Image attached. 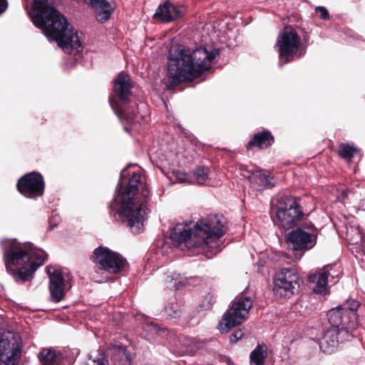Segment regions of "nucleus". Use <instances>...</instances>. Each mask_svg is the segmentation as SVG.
Segmentation results:
<instances>
[{
	"label": "nucleus",
	"mask_w": 365,
	"mask_h": 365,
	"mask_svg": "<svg viewBox=\"0 0 365 365\" xmlns=\"http://www.w3.org/2000/svg\"><path fill=\"white\" fill-rule=\"evenodd\" d=\"M93 257L99 269L110 274L120 272L127 262L120 254L103 246L94 250Z\"/></svg>",
	"instance_id": "nucleus-11"
},
{
	"label": "nucleus",
	"mask_w": 365,
	"mask_h": 365,
	"mask_svg": "<svg viewBox=\"0 0 365 365\" xmlns=\"http://www.w3.org/2000/svg\"><path fill=\"white\" fill-rule=\"evenodd\" d=\"M165 312L171 318H177L180 316L181 310L176 302H171L165 307Z\"/></svg>",
	"instance_id": "nucleus-29"
},
{
	"label": "nucleus",
	"mask_w": 365,
	"mask_h": 365,
	"mask_svg": "<svg viewBox=\"0 0 365 365\" xmlns=\"http://www.w3.org/2000/svg\"><path fill=\"white\" fill-rule=\"evenodd\" d=\"M313 340L318 343L322 352L331 354L337 349L339 344L351 340V336L347 331L340 330L332 325L321 337Z\"/></svg>",
	"instance_id": "nucleus-16"
},
{
	"label": "nucleus",
	"mask_w": 365,
	"mask_h": 365,
	"mask_svg": "<svg viewBox=\"0 0 365 365\" xmlns=\"http://www.w3.org/2000/svg\"><path fill=\"white\" fill-rule=\"evenodd\" d=\"M252 178L263 187H272L274 186V184L271 182L270 176L264 172L256 171L252 174Z\"/></svg>",
	"instance_id": "nucleus-28"
},
{
	"label": "nucleus",
	"mask_w": 365,
	"mask_h": 365,
	"mask_svg": "<svg viewBox=\"0 0 365 365\" xmlns=\"http://www.w3.org/2000/svg\"><path fill=\"white\" fill-rule=\"evenodd\" d=\"M163 279L165 286L170 289H179L190 284L189 279L187 277L173 272L165 273Z\"/></svg>",
	"instance_id": "nucleus-23"
},
{
	"label": "nucleus",
	"mask_w": 365,
	"mask_h": 365,
	"mask_svg": "<svg viewBox=\"0 0 365 365\" xmlns=\"http://www.w3.org/2000/svg\"><path fill=\"white\" fill-rule=\"evenodd\" d=\"M185 14V8L183 6L165 1L158 7L154 16L163 22H170L182 17Z\"/></svg>",
	"instance_id": "nucleus-19"
},
{
	"label": "nucleus",
	"mask_w": 365,
	"mask_h": 365,
	"mask_svg": "<svg viewBox=\"0 0 365 365\" xmlns=\"http://www.w3.org/2000/svg\"><path fill=\"white\" fill-rule=\"evenodd\" d=\"M299 275L292 269L283 268L276 274L273 290L277 295L289 297L299 292Z\"/></svg>",
	"instance_id": "nucleus-14"
},
{
	"label": "nucleus",
	"mask_w": 365,
	"mask_h": 365,
	"mask_svg": "<svg viewBox=\"0 0 365 365\" xmlns=\"http://www.w3.org/2000/svg\"><path fill=\"white\" fill-rule=\"evenodd\" d=\"M57 226V223H52L51 222H50V225H49V228L50 230H53L54 227H56Z\"/></svg>",
	"instance_id": "nucleus-35"
},
{
	"label": "nucleus",
	"mask_w": 365,
	"mask_h": 365,
	"mask_svg": "<svg viewBox=\"0 0 365 365\" xmlns=\"http://www.w3.org/2000/svg\"><path fill=\"white\" fill-rule=\"evenodd\" d=\"M315 13L321 19L327 20L329 19V11L324 6H317L315 8Z\"/></svg>",
	"instance_id": "nucleus-32"
},
{
	"label": "nucleus",
	"mask_w": 365,
	"mask_h": 365,
	"mask_svg": "<svg viewBox=\"0 0 365 365\" xmlns=\"http://www.w3.org/2000/svg\"><path fill=\"white\" fill-rule=\"evenodd\" d=\"M31 17L34 24L43 31L48 41H56L64 52L82 51L78 33L74 32L66 19L48 4V0H35Z\"/></svg>",
	"instance_id": "nucleus-3"
},
{
	"label": "nucleus",
	"mask_w": 365,
	"mask_h": 365,
	"mask_svg": "<svg viewBox=\"0 0 365 365\" xmlns=\"http://www.w3.org/2000/svg\"><path fill=\"white\" fill-rule=\"evenodd\" d=\"M347 192H348V191H344L343 192L342 195H343L344 197L347 196Z\"/></svg>",
	"instance_id": "nucleus-36"
},
{
	"label": "nucleus",
	"mask_w": 365,
	"mask_h": 365,
	"mask_svg": "<svg viewBox=\"0 0 365 365\" xmlns=\"http://www.w3.org/2000/svg\"><path fill=\"white\" fill-rule=\"evenodd\" d=\"M88 4L96 10V19L101 23L108 21L114 9V4L107 0H87Z\"/></svg>",
	"instance_id": "nucleus-21"
},
{
	"label": "nucleus",
	"mask_w": 365,
	"mask_h": 365,
	"mask_svg": "<svg viewBox=\"0 0 365 365\" xmlns=\"http://www.w3.org/2000/svg\"><path fill=\"white\" fill-rule=\"evenodd\" d=\"M16 187L19 193L25 197L36 199L42 197L44 194V178L38 172L28 173L18 180Z\"/></svg>",
	"instance_id": "nucleus-13"
},
{
	"label": "nucleus",
	"mask_w": 365,
	"mask_h": 365,
	"mask_svg": "<svg viewBox=\"0 0 365 365\" xmlns=\"http://www.w3.org/2000/svg\"><path fill=\"white\" fill-rule=\"evenodd\" d=\"M8 6L9 3L7 0H0V16L7 10Z\"/></svg>",
	"instance_id": "nucleus-34"
},
{
	"label": "nucleus",
	"mask_w": 365,
	"mask_h": 365,
	"mask_svg": "<svg viewBox=\"0 0 365 365\" xmlns=\"http://www.w3.org/2000/svg\"><path fill=\"white\" fill-rule=\"evenodd\" d=\"M219 50L207 46L193 50L179 46L169 53L168 76L173 85L190 81L209 70L219 55Z\"/></svg>",
	"instance_id": "nucleus-4"
},
{
	"label": "nucleus",
	"mask_w": 365,
	"mask_h": 365,
	"mask_svg": "<svg viewBox=\"0 0 365 365\" xmlns=\"http://www.w3.org/2000/svg\"><path fill=\"white\" fill-rule=\"evenodd\" d=\"M336 277H337V274L336 271L333 270V267L327 265L317 273L309 275V281L315 283V286L313 287L314 293L324 295L328 291V284L336 282Z\"/></svg>",
	"instance_id": "nucleus-18"
},
{
	"label": "nucleus",
	"mask_w": 365,
	"mask_h": 365,
	"mask_svg": "<svg viewBox=\"0 0 365 365\" xmlns=\"http://www.w3.org/2000/svg\"><path fill=\"white\" fill-rule=\"evenodd\" d=\"M132 83L130 76L120 72L114 81L113 94L109 97L110 105L118 118L130 124L135 131H139L140 125L148 121V108L143 103H130Z\"/></svg>",
	"instance_id": "nucleus-6"
},
{
	"label": "nucleus",
	"mask_w": 365,
	"mask_h": 365,
	"mask_svg": "<svg viewBox=\"0 0 365 365\" xmlns=\"http://www.w3.org/2000/svg\"><path fill=\"white\" fill-rule=\"evenodd\" d=\"M346 237L353 243H357L362 237L359 227L358 226H351L349 228H347Z\"/></svg>",
	"instance_id": "nucleus-31"
},
{
	"label": "nucleus",
	"mask_w": 365,
	"mask_h": 365,
	"mask_svg": "<svg viewBox=\"0 0 365 365\" xmlns=\"http://www.w3.org/2000/svg\"><path fill=\"white\" fill-rule=\"evenodd\" d=\"M21 356V337L12 332L0 334V365H17Z\"/></svg>",
	"instance_id": "nucleus-12"
},
{
	"label": "nucleus",
	"mask_w": 365,
	"mask_h": 365,
	"mask_svg": "<svg viewBox=\"0 0 365 365\" xmlns=\"http://www.w3.org/2000/svg\"><path fill=\"white\" fill-rule=\"evenodd\" d=\"M124 129H125L127 132H129V131H130V130L128 129V128L126 125H125V126H124Z\"/></svg>",
	"instance_id": "nucleus-37"
},
{
	"label": "nucleus",
	"mask_w": 365,
	"mask_h": 365,
	"mask_svg": "<svg viewBox=\"0 0 365 365\" xmlns=\"http://www.w3.org/2000/svg\"><path fill=\"white\" fill-rule=\"evenodd\" d=\"M144 330L149 332L152 336H159L165 337L168 334V330L165 328L160 327L158 324L153 322L147 323L144 326Z\"/></svg>",
	"instance_id": "nucleus-27"
},
{
	"label": "nucleus",
	"mask_w": 365,
	"mask_h": 365,
	"mask_svg": "<svg viewBox=\"0 0 365 365\" xmlns=\"http://www.w3.org/2000/svg\"><path fill=\"white\" fill-rule=\"evenodd\" d=\"M193 176L197 183L199 185H210V169L207 166H200L197 168L193 173Z\"/></svg>",
	"instance_id": "nucleus-25"
},
{
	"label": "nucleus",
	"mask_w": 365,
	"mask_h": 365,
	"mask_svg": "<svg viewBox=\"0 0 365 365\" xmlns=\"http://www.w3.org/2000/svg\"><path fill=\"white\" fill-rule=\"evenodd\" d=\"M286 239L296 258L300 259L305 252L315 246L317 237L314 233L297 228L287 233Z\"/></svg>",
	"instance_id": "nucleus-15"
},
{
	"label": "nucleus",
	"mask_w": 365,
	"mask_h": 365,
	"mask_svg": "<svg viewBox=\"0 0 365 365\" xmlns=\"http://www.w3.org/2000/svg\"><path fill=\"white\" fill-rule=\"evenodd\" d=\"M252 307V300L250 297L240 295L235 297L231 307L219 322V330L222 333H226L233 327L242 324L245 320Z\"/></svg>",
	"instance_id": "nucleus-10"
},
{
	"label": "nucleus",
	"mask_w": 365,
	"mask_h": 365,
	"mask_svg": "<svg viewBox=\"0 0 365 365\" xmlns=\"http://www.w3.org/2000/svg\"><path fill=\"white\" fill-rule=\"evenodd\" d=\"M360 303L354 299L347 300L336 308L332 309L329 314V322L340 330L347 331L354 338L353 331L358 327L356 310Z\"/></svg>",
	"instance_id": "nucleus-8"
},
{
	"label": "nucleus",
	"mask_w": 365,
	"mask_h": 365,
	"mask_svg": "<svg viewBox=\"0 0 365 365\" xmlns=\"http://www.w3.org/2000/svg\"><path fill=\"white\" fill-rule=\"evenodd\" d=\"M271 211L275 213L278 225L285 230L292 228L303 216L294 198L287 195L278 197L276 204L272 205Z\"/></svg>",
	"instance_id": "nucleus-9"
},
{
	"label": "nucleus",
	"mask_w": 365,
	"mask_h": 365,
	"mask_svg": "<svg viewBox=\"0 0 365 365\" xmlns=\"http://www.w3.org/2000/svg\"><path fill=\"white\" fill-rule=\"evenodd\" d=\"M267 351L263 345L259 344L251 352L250 356V365H264Z\"/></svg>",
	"instance_id": "nucleus-24"
},
{
	"label": "nucleus",
	"mask_w": 365,
	"mask_h": 365,
	"mask_svg": "<svg viewBox=\"0 0 365 365\" xmlns=\"http://www.w3.org/2000/svg\"><path fill=\"white\" fill-rule=\"evenodd\" d=\"M125 167L120 172L114 198L110 204V214L118 221L126 222L133 233L143 229L146 204L150 199V190L145 176L140 171L132 175Z\"/></svg>",
	"instance_id": "nucleus-1"
},
{
	"label": "nucleus",
	"mask_w": 365,
	"mask_h": 365,
	"mask_svg": "<svg viewBox=\"0 0 365 365\" xmlns=\"http://www.w3.org/2000/svg\"><path fill=\"white\" fill-rule=\"evenodd\" d=\"M41 365H71V360L60 351L45 348L38 354Z\"/></svg>",
	"instance_id": "nucleus-20"
},
{
	"label": "nucleus",
	"mask_w": 365,
	"mask_h": 365,
	"mask_svg": "<svg viewBox=\"0 0 365 365\" xmlns=\"http://www.w3.org/2000/svg\"><path fill=\"white\" fill-rule=\"evenodd\" d=\"M0 243L6 268L17 283L31 282L47 258L43 250L34 247L29 242L6 238Z\"/></svg>",
	"instance_id": "nucleus-5"
},
{
	"label": "nucleus",
	"mask_w": 365,
	"mask_h": 365,
	"mask_svg": "<svg viewBox=\"0 0 365 365\" xmlns=\"http://www.w3.org/2000/svg\"><path fill=\"white\" fill-rule=\"evenodd\" d=\"M86 365H108V361L102 351H98L95 355H91Z\"/></svg>",
	"instance_id": "nucleus-30"
},
{
	"label": "nucleus",
	"mask_w": 365,
	"mask_h": 365,
	"mask_svg": "<svg viewBox=\"0 0 365 365\" xmlns=\"http://www.w3.org/2000/svg\"><path fill=\"white\" fill-rule=\"evenodd\" d=\"M49 278V292L51 300L55 303L63 300L66 295V290L72 287L70 274L55 269L52 272L46 268Z\"/></svg>",
	"instance_id": "nucleus-17"
},
{
	"label": "nucleus",
	"mask_w": 365,
	"mask_h": 365,
	"mask_svg": "<svg viewBox=\"0 0 365 365\" xmlns=\"http://www.w3.org/2000/svg\"><path fill=\"white\" fill-rule=\"evenodd\" d=\"M277 47L279 57L278 63L279 67L301 58L306 53V48L302 46L301 38L292 26H286L279 34Z\"/></svg>",
	"instance_id": "nucleus-7"
},
{
	"label": "nucleus",
	"mask_w": 365,
	"mask_h": 365,
	"mask_svg": "<svg viewBox=\"0 0 365 365\" xmlns=\"http://www.w3.org/2000/svg\"><path fill=\"white\" fill-rule=\"evenodd\" d=\"M274 136L267 130H264L262 132L254 134L252 138L247 143V148L257 147L259 148H267L274 143Z\"/></svg>",
	"instance_id": "nucleus-22"
},
{
	"label": "nucleus",
	"mask_w": 365,
	"mask_h": 365,
	"mask_svg": "<svg viewBox=\"0 0 365 365\" xmlns=\"http://www.w3.org/2000/svg\"><path fill=\"white\" fill-rule=\"evenodd\" d=\"M229 365H234L233 364L230 363Z\"/></svg>",
	"instance_id": "nucleus-38"
},
{
	"label": "nucleus",
	"mask_w": 365,
	"mask_h": 365,
	"mask_svg": "<svg viewBox=\"0 0 365 365\" xmlns=\"http://www.w3.org/2000/svg\"><path fill=\"white\" fill-rule=\"evenodd\" d=\"M357 151V149L354 145L348 143H341L339 147L338 154L341 158L350 160Z\"/></svg>",
	"instance_id": "nucleus-26"
},
{
	"label": "nucleus",
	"mask_w": 365,
	"mask_h": 365,
	"mask_svg": "<svg viewBox=\"0 0 365 365\" xmlns=\"http://www.w3.org/2000/svg\"><path fill=\"white\" fill-rule=\"evenodd\" d=\"M243 336V332L241 329L236 330L231 336H230V341L232 343H236L239 339H240Z\"/></svg>",
	"instance_id": "nucleus-33"
},
{
	"label": "nucleus",
	"mask_w": 365,
	"mask_h": 365,
	"mask_svg": "<svg viewBox=\"0 0 365 365\" xmlns=\"http://www.w3.org/2000/svg\"><path fill=\"white\" fill-rule=\"evenodd\" d=\"M226 232L223 217L211 215L197 221L193 229L187 228L184 224L176 225L171 231L170 238L178 246L184 245L188 249H197L212 258L222 249L220 239Z\"/></svg>",
	"instance_id": "nucleus-2"
}]
</instances>
